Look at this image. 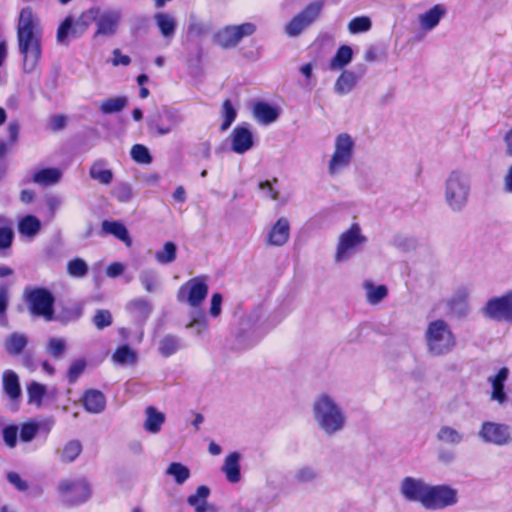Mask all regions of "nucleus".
Returning <instances> with one entry per match:
<instances>
[{"label":"nucleus","instance_id":"obj_19","mask_svg":"<svg viewBox=\"0 0 512 512\" xmlns=\"http://www.w3.org/2000/svg\"><path fill=\"white\" fill-rule=\"evenodd\" d=\"M289 235L290 223L288 219L281 217L271 227L266 238V243L271 246H282L288 241Z\"/></svg>","mask_w":512,"mask_h":512},{"label":"nucleus","instance_id":"obj_30","mask_svg":"<svg viewBox=\"0 0 512 512\" xmlns=\"http://www.w3.org/2000/svg\"><path fill=\"white\" fill-rule=\"evenodd\" d=\"M154 19L163 37L170 38L175 34L176 21L172 16L160 12L154 15Z\"/></svg>","mask_w":512,"mask_h":512},{"label":"nucleus","instance_id":"obj_43","mask_svg":"<svg viewBox=\"0 0 512 512\" xmlns=\"http://www.w3.org/2000/svg\"><path fill=\"white\" fill-rule=\"evenodd\" d=\"M151 304L144 298H135L130 300L126 305V310L129 313L137 314L142 317L148 316L151 312Z\"/></svg>","mask_w":512,"mask_h":512},{"label":"nucleus","instance_id":"obj_62","mask_svg":"<svg viewBox=\"0 0 512 512\" xmlns=\"http://www.w3.org/2000/svg\"><path fill=\"white\" fill-rule=\"evenodd\" d=\"M131 63V59L128 55H123L119 49L113 51L112 64L114 66L123 65L128 66Z\"/></svg>","mask_w":512,"mask_h":512},{"label":"nucleus","instance_id":"obj_1","mask_svg":"<svg viewBox=\"0 0 512 512\" xmlns=\"http://www.w3.org/2000/svg\"><path fill=\"white\" fill-rule=\"evenodd\" d=\"M41 38L42 29L38 17L32 8L24 7L17 24V42L25 72L33 71L41 58Z\"/></svg>","mask_w":512,"mask_h":512},{"label":"nucleus","instance_id":"obj_44","mask_svg":"<svg viewBox=\"0 0 512 512\" xmlns=\"http://www.w3.org/2000/svg\"><path fill=\"white\" fill-rule=\"evenodd\" d=\"M356 83V77L353 72L344 71L338 77L335 83V89L340 94H346L352 90Z\"/></svg>","mask_w":512,"mask_h":512},{"label":"nucleus","instance_id":"obj_49","mask_svg":"<svg viewBox=\"0 0 512 512\" xmlns=\"http://www.w3.org/2000/svg\"><path fill=\"white\" fill-rule=\"evenodd\" d=\"M179 349V342L177 337L173 335L165 336L159 344V352L164 357H169L177 352Z\"/></svg>","mask_w":512,"mask_h":512},{"label":"nucleus","instance_id":"obj_31","mask_svg":"<svg viewBox=\"0 0 512 512\" xmlns=\"http://www.w3.org/2000/svg\"><path fill=\"white\" fill-rule=\"evenodd\" d=\"M353 57V50L348 45H341L334 57L329 62V68L331 70H337L348 65Z\"/></svg>","mask_w":512,"mask_h":512},{"label":"nucleus","instance_id":"obj_58","mask_svg":"<svg viewBox=\"0 0 512 512\" xmlns=\"http://www.w3.org/2000/svg\"><path fill=\"white\" fill-rule=\"evenodd\" d=\"M19 131H20V126H19L18 121L17 120L10 121L7 126L9 146H14L17 144L18 139H19Z\"/></svg>","mask_w":512,"mask_h":512},{"label":"nucleus","instance_id":"obj_63","mask_svg":"<svg viewBox=\"0 0 512 512\" xmlns=\"http://www.w3.org/2000/svg\"><path fill=\"white\" fill-rule=\"evenodd\" d=\"M316 476L315 471L310 467H304L297 473V479L301 482H308L314 479Z\"/></svg>","mask_w":512,"mask_h":512},{"label":"nucleus","instance_id":"obj_7","mask_svg":"<svg viewBox=\"0 0 512 512\" xmlns=\"http://www.w3.org/2000/svg\"><path fill=\"white\" fill-rule=\"evenodd\" d=\"M255 31L256 26L250 22L228 25L214 35V41L221 48L229 49L237 46L244 37L252 35Z\"/></svg>","mask_w":512,"mask_h":512},{"label":"nucleus","instance_id":"obj_12","mask_svg":"<svg viewBox=\"0 0 512 512\" xmlns=\"http://www.w3.org/2000/svg\"><path fill=\"white\" fill-rule=\"evenodd\" d=\"M483 315L495 321L512 322V292L487 301L482 309Z\"/></svg>","mask_w":512,"mask_h":512},{"label":"nucleus","instance_id":"obj_11","mask_svg":"<svg viewBox=\"0 0 512 512\" xmlns=\"http://www.w3.org/2000/svg\"><path fill=\"white\" fill-rule=\"evenodd\" d=\"M366 242V237L361 234L358 223H353L349 229L344 231L340 237L335 253V261L341 262L347 260L353 251Z\"/></svg>","mask_w":512,"mask_h":512},{"label":"nucleus","instance_id":"obj_4","mask_svg":"<svg viewBox=\"0 0 512 512\" xmlns=\"http://www.w3.org/2000/svg\"><path fill=\"white\" fill-rule=\"evenodd\" d=\"M426 341L430 352L435 355L448 353L456 343L448 324L440 319L429 323L426 331Z\"/></svg>","mask_w":512,"mask_h":512},{"label":"nucleus","instance_id":"obj_2","mask_svg":"<svg viewBox=\"0 0 512 512\" xmlns=\"http://www.w3.org/2000/svg\"><path fill=\"white\" fill-rule=\"evenodd\" d=\"M23 298L33 317H41L47 322L55 319V297L47 288L28 287Z\"/></svg>","mask_w":512,"mask_h":512},{"label":"nucleus","instance_id":"obj_50","mask_svg":"<svg viewBox=\"0 0 512 512\" xmlns=\"http://www.w3.org/2000/svg\"><path fill=\"white\" fill-rule=\"evenodd\" d=\"M86 366L87 362L85 359L81 358L74 360L67 370L66 377L68 382L70 384L75 383L80 377V375L85 371Z\"/></svg>","mask_w":512,"mask_h":512},{"label":"nucleus","instance_id":"obj_10","mask_svg":"<svg viewBox=\"0 0 512 512\" xmlns=\"http://www.w3.org/2000/svg\"><path fill=\"white\" fill-rule=\"evenodd\" d=\"M323 8L322 1L309 3L301 12L295 15L286 25L285 32L290 37H296L310 26L320 15Z\"/></svg>","mask_w":512,"mask_h":512},{"label":"nucleus","instance_id":"obj_16","mask_svg":"<svg viewBox=\"0 0 512 512\" xmlns=\"http://www.w3.org/2000/svg\"><path fill=\"white\" fill-rule=\"evenodd\" d=\"M120 21V14L115 11H106L96 18V31L94 38L98 36H112L116 33Z\"/></svg>","mask_w":512,"mask_h":512},{"label":"nucleus","instance_id":"obj_41","mask_svg":"<svg viewBox=\"0 0 512 512\" xmlns=\"http://www.w3.org/2000/svg\"><path fill=\"white\" fill-rule=\"evenodd\" d=\"M364 287L366 289L367 301L370 304H377L388 295V289L385 285L375 286L373 283L367 282Z\"/></svg>","mask_w":512,"mask_h":512},{"label":"nucleus","instance_id":"obj_40","mask_svg":"<svg viewBox=\"0 0 512 512\" xmlns=\"http://www.w3.org/2000/svg\"><path fill=\"white\" fill-rule=\"evenodd\" d=\"M221 116L223 121L220 125V130L224 132L230 128L237 117V111L230 99H225L222 102Z\"/></svg>","mask_w":512,"mask_h":512},{"label":"nucleus","instance_id":"obj_28","mask_svg":"<svg viewBox=\"0 0 512 512\" xmlns=\"http://www.w3.org/2000/svg\"><path fill=\"white\" fill-rule=\"evenodd\" d=\"M28 344V338L23 333L13 332L5 340L4 347L11 356L20 355Z\"/></svg>","mask_w":512,"mask_h":512},{"label":"nucleus","instance_id":"obj_38","mask_svg":"<svg viewBox=\"0 0 512 512\" xmlns=\"http://www.w3.org/2000/svg\"><path fill=\"white\" fill-rule=\"evenodd\" d=\"M112 360L121 365L134 364L137 360V354L128 345H121L113 353Z\"/></svg>","mask_w":512,"mask_h":512},{"label":"nucleus","instance_id":"obj_55","mask_svg":"<svg viewBox=\"0 0 512 512\" xmlns=\"http://www.w3.org/2000/svg\"><path fill=\"white\" fill-rule=\"evenodd\" d=\"M14 240V232L10 226L0 227V249H9Z\"/></svg>","mask_w":512,"mask_h":512},{"label":"nucleus","instance_id":"obj_24","mask_svg":"<svg viewBox=\"0 0 512 512\" xmlns=\"http://www.w3.org/2000/svg\"><path fill=\"white\" fill-rule=\"evenodd\" d=\"M63 176L60 168L47 167L37 170L33 176L32 181L40 186H53L57 184Z\"/></svg>","mask_w":512,"mask_h":512},{"label":"nucleus","instance_id":"obj_37","mask_svg":"<svg viewBox=\"0 0 512 512\" xmlns=\"http://www.w3.org/2000/svg\"><path fill=\"white\" fill-rule=\"evenodd\" d=\"M128 103L126 96L111 97L103 100L100 104V110L103 114L117 113L123 110Z\"/></svg>","mask_w":512,"mask_h":512},{"label":"nucleus","instance_id":"obj_48","mask_svg":"<svg viewBox=\"0 0 512 512\" xmlns=\"http://www.w3.org/2000/svg\"><path fill=\"white\" fill-rule=\"evenodd\" d=\"M88 265L81 258H74L67 263V272L75 278H82L88 273Z\"/></svg>","mask_w":512,"mask_h":512},{"label":"nucleus","instance_id":"obj_59","mask_svg":"<svg viewBox=\"0 0 512 512\" xmlns=\"http://www.w3.org/2000/svg\"><path fill=\"white\" fill-rule=\"evenodd\" d=\"M7 480L19 491H26L28 489L27 483L16 472H9L7 474Z\"/></svg>","mask_w":512,"mask_h":512},{"label":"nucleus","instance_id":"obj_8","mask_svg":"<svg viewBox=\"0 0 512 512\" xmlns=\"http://www.w3.org/2000/svg\"><path fill=\"white\" fill-rule=\"evenodd\" d=\"M208 295V285L204 277H194L183 284L177 293L179 302H187L191 307L198 308Z\"/></svg>","mask_w":512,"mask_h":512},{"label":"nucleus","instance_id":"obj_20","mask_svg":"<svg viewBox=\"0 0 512 512\" xmlns=\"http://www.w3.org/2000/svg\"><path fill=\"white\" fill-rule=\"evenodd\" d=\"M3 393L13 402H18L22 396L19 377L13 370H5L2 374Z\"/></svg>","mask_w":512,"mask_h":512},{"label":"nucleus","instance_id":"obj_60","mask_svg":"<svg viewBox=\"0 0 512 512\" xmlns=\"http://www.w3.org/2000/svg\"><path fill=\"white\" fill-rule=\"evenodd\" d=\"M222 295L214 293L211 297L210 315L217 317L221 313Z\"/></svg>","mask_w":512,"mask_h":512},{"label":"nucleus","instance_id":"obj_15","mask_svg":"<svg viewBox=\"0 0 512 512\" xmlns=\"http://www.w3.org/2000/svg\"><path fill=\"white\" fill-rule=\"evenodd\" d=\"M427 489V484L412 477H405L400 486V492L406 500L419 502L422 506Z\"/></svg>","mask_w":512,"mask_h":512},{"label":"nucleus","instance_id":"obj_17","mask_svg":"<svg viewBox=\"0 0 512 512\" xmlns=\"http://www.w3.org/2000/svg\"><path fill=\"white\" fill-rule=\"evenodd\" d=\"M252 132L244 126H236L231 132V150L243 154L253 147Z\"/></svg>","mask_w":512,"mask_h":512},{"label":"nucleus","instance_id":"obj_29","mask_svg":"<svg viewBox=\"0 0 512 512\" xmlns=\"http://www.w3.org/2000/svg\"><path fill=\"white\" fill-rule=\"evenodd\" d=\"M145 413L144 429L153 434L158 433L165 422V415L154 406H148Z\"/></svg>","mask_w":512,"mask_h":512},{"label":"nucleus","instance_id":"obj_53","mask_svg":"<svg viewBox=\"0 0 512 512\" xmlns=\"http://www.w3.org/2000/svg\"><path fill=\"white\" fill-rule=\"evenodd\" d=\"M132 159L140 164H149L152 161V157L148 149L142 144H135L131 148Z\"/></svg>","mask_w":512,"mask_h":512},{"label":"nucleus","instance_id":"obj_6","mask_svg":"<svg viewBox=\"0 0 512 512\" xmlns=\"http://www.w3.org/2000/svg\"><path fill=\"white\" fill-rule=\"evenodd\" d=\"M353 150L354 141L349 134L341 133L336 137L335 149L328 164V171L331 175L337 174L350 164Z\"/></svg>","mask_w":512,"mask_h":512},{"label":"nucleus","instance_id":"obj_54","mask_svg":"<svg viewBox=\"0 0 512 512\" xmlns=\"http://www.w3.org/2000/svg\"><path fill=\"white\" fill-rule=\"evenodd\" d=\"M47 350L53 358H60L66 350V344L63 339L53 337L48 340Z\"/></svg>","mask_w":512,"mask_h":512},{"label":"nucleus","instance_id":"obj_18","mask_svg":"<svg viewBox=\"0 0 512 512\" xmlns=\"http://www.w3.org/2000/svg\"><path fill=\"white\" fill-rule=\"evenodd\" d=\"M81 403L87 412L98 414L106 407V397L100 390L86 389L81 396Z\"/></svg>","mask_w":512,"mask_h":512},{"label":"nucleus","instance_id":"obj_47","mask_svg":"<svg viewBox=\"0 0 512 512\" xmlns=\"http://www.w3.org/2000/svg\"><path fill=\"white\" fill-rule=\"evenodd\" d=\"M372 22L368 16H357L348 23V30L351 34L367 32L371 29Z\"/></svg>","mask_w":512,"mask_h":512},{"label":"nucleus","instance_id":"obj_13","mask_svg":"<svg viewBox=\"0 0 512 512\" xmlns=\"http://www.w3.org/2000/svg\"><path fill=\"white\" fill-rule=\"evenodd\" d=\"M468 186L461 175L452 172L446 184V200L454 210L460 209L466 202Z\"/></svg>","mask_w":512,"mask_h":512},{"label":"nucleus","instance_id":"obj_23","mask_svg":"<svg viewBox=\"0 0 512 512\" xmlns=\"http://www.w3.org/2000/svg\"><path fill=\"white\" fill-rule=\"evenodd\" d=\"M252 113L254 118L262 124L275 122L279 117L278 109L264 101H256Z\"/></svg>","mask_w":512,"mask_h":512},{"label":"nucleus","instance_id":"obj_5","mask_svg":"<svg viewBox=\"0 0 512 512\" xmlns=\"http://www.w3.org/2000/svg\"><path fill=\"white\" fill-rule=\"evenodd\" d=\"M57 491L68 505H78L86 502L91 496V487L85 478L63 479L59 482Z\"/></svg>","mask_w":512,"mask_h":512},{"label":"nucleus","instance_id":"obj_36","mask_svg":"<svg viewBox=\"0 0 512 512\" xmlns=\"http://www.w3.org/2000/svg\"><path fill=\"white\" fill-rule=\"evenodd\" d=\"M46 393V386L42 383L32 381L27 385V397L29 404H35L37 407H40Z\"/></svg>","mask_w":512,"mask_h":512},{"label":"nucleus","instance_id":"obj_57","mask_svg":"<svg viewBox=\"0 0 512 512\" xmlns=\"http://www.w3.org/2000/svg\"><path fill=\"white\" fill-rule=\"evenodd\" d=\"M2 434L6 445L10 448H14L17 444L18 427L15 425L6 426Z\"/></svg>","mask_w":512,"mask_h":512},{"label":"nucleus","instance_id":"obj_33","mask_svg":"<svg viewBox=\"0 0 512 512\" xmlns=\"http://www.w3.org/2000/svg\"><path fill=\"white\" fill-rule=\"evenodd\" d=\"M210 494V489L206 485L197 487L195 494L189 495L187 503L195 507L196 512L206 511V500Z\"/></svg>","mask_w":512,"mask_h":512},{"label":"nucleus","instance_id":"obj_39","mask_svg":"<svg viewBox=\"0 0 512 512\" xmlns=\"http://www.w3.org/2000/svg\"><path fill=\"white\" fill-rule=\"evenodd\" d=\"M82 452V445L79 440L68 441L60 454V459L63 463H71L77 459Z\"/></svg>","mask_w":512,"mask_h":512},{"label":"nucleus","instance_id":"obj_22","mask_svg":"<svg viewBox=\"0 0 512 512\" xmlns=\"http://www.w3.org/2000/svg\"><path fill=\"white\" fill-rule=\"evenodd\" d=\"M508 376V368L502 367L493 378L489 379L492 384L491 400L497 401L499 404H504L507 401V395L504 391V383L508 379Z\"/></svg>","mask_w":512,"mask_h":512},{"label":"nucleus","instance_id":"obj_46","mask_svg":"<svg viewBox=\"0 0 512 512\" xmlns=\"http://www.w3.org/2000/svg\"><path fill=\"white\" fill-rule=\"evenodd\" d=\"M177 247L174 242L168 241L164 244L161 251L155 254L156 260L161 264H168L176 259Z\"/></svg>","mask_w":512,"mask_h":512},{"label":"nucleus","instance_id":"obj_26","mask_svg":"<svg viewBox=\"0 0 512 512\" xmlns=\"http://www.w3.org/2000/svg\"><path fill=\"white\" fill-rule=\"evenodd\" d=\"M240 455L238 452L228 454L224 460L222 471L225 473L230 483H237L241 479L240 473Z\"/></svg>","mask_w":512,"mask_h":512},{"label":"nucleus","instance_id":"obj_14","mask_svg":"<svg viewBox=\"0 0 512 512\" xmlns=\"http://www.w3.org/2000/svg\"><path fill=\"white\" fill-rule=\"evenodd\" d=\"M479 436L483 441L498 446H504L511 442L510 428L506 424L486 421L479 430Z\"/></svg>","mask_w":512,"mask_h":512},{"label":"nucleus","instance_id":"obj_42","mask_svg":"<svg viewBox=\"0 0 512 512\" xmlns=\"http://www.w3.org/2000/svg\"><path fill=\"white\" fill-rule=\"evenodd\" d=\"M166 473L172 476L175 482L179 485H182L190 477V471L188 467L179 462L170 463L166 470Z\"/></svg>","mask_w":512,"mask_h":512},{"label":"nucleus","instance_id":"obj_45","mask_svg":"<svg viewBox=\"0 0 512 512\" xmlns=\"http://www.w3.org/2000/svg\"><path fill=\"white\" fill-rule=\"evenodd\" d=\"M437 439L445 443L457 445L462 441L463 436L459 431L450 426H442L437 433Z\"/></svg>","mask_w":512,"mask_h":512},{"label":"nucleus","instance_id":"obj_35","mask_svg":"<svg viewBox=\"0 0 512 512\" xmlns=\"http://www.w3.org/2000/svg\"><path fill=\"white\" fill-rule=\"evenodd\" d=\"M41 229V223L36 216L26 215L24 216L19 224L18 230L22 235L33 237L35 236Z\"/></svg>","mask_w":512,"mask_h":512},{"label":"nucleus","instance_id":"obj_51","mask_svg":"<svg viewBox=\"0 0 512 512\" xmlns=\"http://www.w3.org/2000/svg\"><path fill=\"white\" fill-rule=\"evenodd\" d=\"M40 426L37 422L30 420L20 427L19 437L22 442H30L37 435Z\"/></svg>","mask_w":512,"mask_h":512},{"label":"nucleus","instance_id":"obj_9","mask_svg":"<svg viewBox=\"0 0 512 512\" xmlns=\"http://www.w3.org/2000/svg\"><path fill=\"white\" fill-rule=\"evenodd\" d=\"M457 490L448 485L428 486L423 507L430 510L443 509L457 503Z\"/></svg>","mask_w":512,"mask_h":512},{"label":"nucleus","instance_id":"obj_56","mask_svg":"<svg viewBox=\"0 0 512 512\" xmlns=\"http://www.w3.org/2000/svg\"><path fill=\"white\" fill-rule=\"evenodd\" d=\"M113 196L122 203L128 202L132 197V191L128 184H118L113 191Z\"/></svg>","mask_w":512,"mask_h":512},{"label":"nucleus","instance_id":"obj_52","mask_svg":"<svg viewBox=\"0 0 512 512\" xmlns=\"http://www.w3.org/2000/svg\"><path fill=\"white\" fill-rule=\"evenodd\" d=\"M92 322L98 330H103L112 324V314L107 309H99L93 316Z\"/></svg>","mask_w":512,"mask_h":512},{"label":"nucleus","instance_id":"obj_34","mask_svg":"<svg viewBox=\"0 0 512 512\" xmlns=\"http://www.w3.org/2000/svg\"><path fill=\"white\" fill-rule=\"evenodd\" d=\"M103 165L102 161H95L90 167L89 175L99 183L109 185L113 180V173L110 169L103 168Z\"/></svg>","mask_w":512,"mask_h":512},{"label":"nucleus","instance_id":"obj_25","mask_svg":"<svg viewBox=\"0 0 512 512\" xmlns=\"http://www.w3.org/2000/svg\"><path fill=\"white\" fill-rule=\"evenodd\" d=\"M445 13V7L441 4H436L425 13L419 15V22L422 29L431 30L436 27Z\"/></svg>","mask_w":512,"mask_h":512},{"label":"nucleus","instance_id":"obj_21","mask_svg":"<svg viewBox=\"0 0 512 512\" xmlns=\"http://www.w3.org/2000/svg\"><path fill=\"white\" fill-rule=\"evenodd\" d=\"M101 235H113L122 241L127 247L132 246V239L124 224L116 220H104L101 223Z\"/></svg>","mask_w":512,"mask_h":512},{"label":"nucleus","instance_id":"obj_27","mask_svg":"<svg viewBox=\"0 0 512 512\" xmlns=\"http://www.w3.org/2000/svg\"><path fill=\"white\" fill-rule=\"evenodd\" d=\"M82 35L83 34H78L74 24V18L69 15L59 25L56 33V40L62 45H68L69 37L79 38Z\"/></svg>","mask_w":512,"mask_h":512},{"label":"nucleus","instance_id":"obj_3","mask_svg":"<svg viewBox=\"0 0 512 512\" xmlns=\"http://www.w3.org/2000/svg\"><path fill=\"white\" fill-rule=\"evenodd\" d=\"M314 414L320 427L329 434L343 427L344 417L337 405L327 395H322L315 402Z\"/></svg>","mask_w":512,"mask_h":512},{"label":"nucleus","instance_id":"obj_61","mask_svg":"<svg viewBox=\"0 0 512 512\" xmlns=\"http://www.w3.org/2000/svg\"><path fill=\"white\" fill-rule=\"evenodd\" d=\"M8 307V287L0 285V317L5 318Z\"/></svg>","mask_w":512,"mask_h":512},{"label":"nucleus","instance_id":"obj_64","mask_svg":"<svg viewBox=\"0 0 512 512\" xmlns=\"http://www.w3.org/2000/svg\"><path fill=\"white\" fill-rule=\"evenodd\" d=\"M142 286L147 292H153L156 287V280L152 275L145 274L140 277Z\"/></svg>","mask_w":512,"mask_h":512},{"label":"nucleus","instance_id":"obj_32","mask_svg":"<svg viewBox=\"0 0 512 512\" xmlns=\"http://www.w3.org/2000/svg\"><path fill=\"white\" fill-rule=\"evenodd\" d=\"M100 9L98 7H91L86 11H83L79 17L74 20L75 27L78 34H84L90 25L96 21L99 16Z\"/></svg>","mask_w":512,"mask_h":512}]
</instances>
